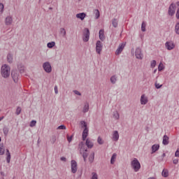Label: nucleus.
<instances>
[{
  "label": "nucleus",
  "mask_w": 179,
  "mask_h": 179,
  "mask_svg": "<svg viewBox=\"0 0 179 179\" xmlns=\"http://www.w3.org/2000/svg\"><path fill=\"white\" fill-rule=\"evenodd\" d=\"M163 177H169V171L167 169H164L162 171Z\"/></svg>",
  "instance_id": "nucleus-32"
},
{
  "label": "nucleus",
  "mask_w": 179,
  "mask_h": 179,
  "mask_svg": "<svg viewBox=\"0 0 179 179\" xmlns=\"http://www.w3.org/2000/svg\"><path fill=\"white\" fill-rule=\"evenodd\" d=\"M117 76H113L110 77V80L113 85H115V83H117Z\"/></svg>",
  "instance_id": "nucleus-24"
},
{
  "label": "nucleus",
  "mask_w": 179,
  "mask_h": 179,
  "mask_svg": "<svg viewBox=\"0 0 179 179\" xmlns=\"http://www.w3.org/2000/svg\"><path fill=\"white\" fill-rule=\"evenodd\" d=\"M87 138V135H83V141H85Z\"/></svg>",
  "instance_id": "nucleus-55"
},
{
  "label": "nucleus",
  "mask_w": 179,
  "mask_h": 179,
  "mask_svg": "<svg viewBox=\"0 0 179 179\" xmlns=\"http://www.w3.org/2000/svg\"><path fill=\"white\" fill-rule=\"evenodd\" d=\"M89 160L90 162V163H92L93 160H94V154L92 155L90 158Z\"/></svg>",
  "instance_id": "nucleus-47"
},
{
  "label": "nucleus",
  "mask_w": 179,
  "mask_h": 179,
  "mask_svg": "<svg viewBox=\"0 0 179 179\" xmlns=\"http://www.w3.org/2000/svg\"><path fill=\"white\" fill-rule=\"evenodd\" d=\"M99 34L101 41H104V40H106V36H104V29H100Z\"/></svg>",
  "instance_id": "nucleus-16"
},
{
  "label": "nucleus",
  "mask_w": 179,
  "mask_h": 179,
  "mask_svg": "<svg viewBox=\"0 0 179 179\" xmlns=\"http://www.w3.org/2000/svg\"><path fill=\"white\" fill-rule=\"evenodd\" d=\"M159 148H160V145H159V144L153 145L152 146V153H155V152H157V150H159Z\"/></svg>",
  "instance_id": "nucleus-19"
},
{
  "label": "nucleus",
  "mask_w": 179,
  "mask_h": 179,
  "mask_svg": "<svg viewBox=\"0 0 179 179\" xmlns=\"http://www.w3.org/2000/svg\"><path fill=\"white\" fill-rule=\"evenodd\" d=\"M103 142L104 141H103V139H101V138H98V143H99V145H103Z\"/></svg>",
  "instance_id": "nucleus-48"
},
{
  "label": "nucleus",
  "mask_w": 179,
  "mask_h": 179,
  "mask_svg": "<svg viewBox=\"0 0 179 179\" xmlns=\"http://www.w3.org/2000/svg\"><path fill=\"white\" fill-rule=\"evenodd\" d=\"M164 69V67L163 66V64L160 63L159 66H158V71L159 72H162V71Z\"/></svg>",
  "instance_id": "nucleus-40"
},
{
  "label": "nucleus",
  "mask_w": 179,
  "mask_h": 179,
  "mask_svg": "<svg viewBox=\"0 0 179 179\" xmlns=\"http://www.w3.org/2000/svg\"><path fill=\"white\" fill-rule=\"evenodd\" d=\"M36 124H37V121H36V120H32V121L30 122L29 126L31 127H36Z\"/></svg>",
  "instance_id": "nucleus-42"
},
{
  "label": "nucleus",
  "mask_w": 179,
  "mask_h": 179,
  "mask_svg": "<svg viewBox=\"0 0 179 179\" xmlns=\"http://www.w3.org/2000/svg\"><path fill=\"white\" fill-rule=\"evenodd\" d=\"M91 179H99V175H97V173L93 172L92 173Z\"/></svg>",
  "instance_id": "nucleus-35"
},
{
  "label": "nucleus",
  "mask_w": 179,
  "mask_h": 179,
  "mask_svg": "<svg viewBox=\"0 0 179 179\" xmlns=\"http://www.w3.org/2000/svg\"><path fill=\"white\" fill-rule=\"evenodd\" d=\"M131 169H133V170L137 173V171L138 170H141V163L139 162V161L138 160V159L134 158L132 161H131Z\"/></svg>",
  "instance_id": "nucleus-3"
},
{
  "label": "nucleus",
  "mask_w": 179,
  "mask_h": 179,
  "mask_svg": "<svg viewBox=\"0 0 179 179\" xmlns=\"http://www.w3.org/2000/svg\"><path fill=\"white\" fill-rule=\"evenodd\" d=\"M1 137H0V142H1Z\"/></svg>",
  "instance_id": "nucleus-58"
},
{
  "label": "nucleus",
  "mask_w": 179,
  "mask_h": 179,
  "mask_svg": "<svg viewBox=\"0 0 179 179\" xmlns=\"http://www.w3.org/2000/svg\"><path fill=\"white\" fill-rule=\"evenodd\" d=\"M165 47L167 50H169V51H171V50H173L174 47H176V45H174V43L173 42H166L165 43Z\"/></svg>",
  "instance_id": "nucleus-13"
},
{
  "label": "nucleus",
  "mask_w": 179,
  "mask_h": 179,
  "mask_svg": "<svg viewBox=\"0 0 179 179\" xmlns=\"http://www.w3.org/2000/svg\"><path fill=\"white\" fill-rule=\"evenodd\" d=\"M148 102H149V99L148 96H146V94H143L141 96V99H140V103L141 106H146V104H148Z\"/></svg>",
  "instance_id": "nucleus-8"
},
{
  "label": "nucleus",
  "mask_w": 179,
  "mask_h": 179,
  "mask_svg": "<svg viewBox=\"0 0 179 179\" xmlns=\"http://www.w3.org/2000/svg\"><path fill=\"white\" fill-rule=\"evenodd\" d=\"M1 76L6 79L10 76V67L8 64H3L1 69Z\"/></svg>",
  "instance_id": "nucleus-1"
},
{
  "label": "nucleus",
  "mask_w": 179,
  "mask_h": 179,
  "mask_svg": "<svg viewBox=\"0 0 179 179\" xmlns=\"http://www.w3.org/2000/svg\"><path fill=\"white\" fill-rule=\"evenodd\" d=\"M76 17L78 19H80V20H84L85 17H86V13H78L76 14Z\"/></svg>",
  "instance_id": "nucleus-18"
},
{
  "label": "nucleus",
  "mask_w": 179,
  "mask_h": 179,
  "mask_svg": "<svg viewBox=\"0 0 179 179\" xmlns=\"http://www.w3.org/2000/svg\"><path fill=\"white\" fill-rule=\"evenodd\" d=\"M3 132L4 135H8L9 134V129L8 127H3Z\"/></svg>",
  "instance_id": "nucleus-36"
},
{
  "label": "nucleus",
  "mask_w": 179,
  "mask_h": 179,
  "mask_svg": "<svg viewBox=\"0 0 179 179\" xmlns=\"http://www.w3.org/2000/svg\"><path fill=\"white\" fill-rule=\"evenodd\" d=\"M60 160H62V162H66V158L65 157H62L60 158Z\"/></svg>",
  "instance_id": "nucleus-53"
},
{
  "label": "nucleus",
  "mask_w": 179,
  "mask_h": 179,
  "mask_svg": "<svg viewBox=\"0 0 179 179\" xmlns=\"http://www.w3.org/2000/svg\"><path fill=\"white\" fill-rule=\"evenodd\" d=\"M176 5L178 6V10H177V12H176V18L179 19V1H178L176 3Z\"/></svg>",
  "instance_id": "nucleus-39"
},
{
  "label": "nucleus",
  "mask_w": 179,
  "mask_h": 179,
  "mask_svg": "<svg viewBox=\"0 0 179 179\" xmlns=\"http://www.w3.org/2000/svg\"><path fill=\"white\" fill-rule=\"evenodd\" d=\"M60 34H62L63 37L66 36V30H65V28H60Z\"/></svg>",
  "instance_id": "nucleus-30"
},
{
  "label": "nucleus",
  "mask_w": 179,
  "mask_h": 179,
  "mask_svg": "<svg viewBox=\"0 0 179 179\" xmlns=\"http://www.w3.org/2000/svg\"><path fill=\"white\" fill-rule=\"evenodd\" d=\"M3 3H0V15H2V13H3Z\"/></svg>",
  "instance_id": "nucleus-37"
},
{
  "label": "nucleus",
  "mask_w": 179,
  "mask_h": 179,
  "mask_svg": "<svg viewBox=\"0 0 179 179\" xmlns=\"http://www.w3.org/2000/svg\"><path fill=\"white\" fill-rule=\"evenodd\" d=\"M13 22V19L12 18V16L8 15L5 19V24L6 26H10L12 23Z\"/></svg>",
  "instance_id": "nucleus-12"
},
{
  "label": "nucleus",
  "mask_w": 179,
  "mask_h": 179,
  "mask_svg": "<svg viewBox=\"0 0 179 179\" xmlns=\"http://www.w3.org/2000/svg\"><path fill=\"white\" fill-rule=\"evenodd\" d=\"M151 68H155L156 66V60H152L150 64Z\"/></svg>",
  "instance_id": "nucleus-43"
},
{
  "label": "nucleus",
  "mask_w": 179,
  "mask_h": 179,
  "mask_svg": "<svg viewBox=\"0 0 179 179\" xmlns=\"http://www.w3.org/2000/svg\"><path fill=\"white\" fill-rule=\"evenodd\" d=\"M78 1H80V0H78Z\"/></svg>",
  "instance_id": "nucleus-59"
},
{
  "label": "nucleus",
  "mask_w": 179,
  "mask_h": 179,
  "mask_svg": "<svg viewBox=\"0 0 179 179\" xmlns=\"http://www.w3.org/2000/svg\"><path fill=\"white\" fill-rule=\"evenodd\" d=\"M72 138H73V136H67L68 142H71Z\"/></svg>",
  "instance_id": "nucleus-50"
},
{
  "label": "nucleus",
  "mask_w": 179,
  "mask_h": 179,
  "mask_svg": "<svg viewBox=\"0 0 179 179\" xmlns=\"http://www.w3.org/2000/svg\"><path fill=\"white\" fill-rule=\"evenodd\" d=\"M89 134V129L87 127H84V130L83 131V135H87Z\"/></svg>",
  "instance_id": "nucleus-38"
},
{
  "label": "nucleus",
  "mask_w": 179,
  "mask_h": 179,
  "mask_svg": "<svg viewBox=\"0 0 179 179\" xmlns=\"http://www.w3.org/2000/svg\"><path fill=\"white\" fill-rule=\"evenodd\" d=\"M7 62L8 64H12L13 62V55L10 52L7 55Z\"/></svg>",
  "instance_id": "nucleus-17"
},
{
  "label": "nucleus",
  "mask_w": 179,
  "mask_h": 179,
  "mask_svg": "<svg viewBox=\"0 0 179 179\" xmlns=\"http://www.w3.org/2000/svg\"><path fill=\"white\" fill-rule=\"evenodd\" d=\"M113 135H118V131H114Z\"/></svg>",
  "instance_id": "nucleus-56"
},
{
  "label": "nucleus",
  "mask_w": 179,
  "mask_h": 179,
  "mask_svg": "<svg viewBox=\"0 0 179 179\" xmlns=\"http://www.w3.org/2000/svg\"><path fill=\"white\" fill-rule=\"evenodd\" d=\"M141 31H146V23H145V22H142L141 24Z\"/></svg>",
  "instance_id": "nucleus-33"
},
{
  "label": "nucleus",
  "mask_w": 179,
  "mask_h": 179,
  "mask_svg": "<svg viewBox=\"0 0 179 179\" xmlns=\"http://www.w3.org/2000/svg\"><path fill=\"white\" fill-rule=\"evenodd\" d=\"M90 37V31H89V29L85 28L84 29V34H83V41L85 43H87L89 41V38Z\"/></svg>",
  "instance_id": "nucleus-9"
},
{
  "label": "nucleus",
  "mask_w": 179,
  "mask_h": 179,
  "mask_svg": "<svg viewBox=\"0 0 179 179\" xmlns=\"http://www.w3.org/2000/svg\"><path fill=\"white\" fill-rule=\"evenodd\" d=\"M43 68L46 73H51V71H52V67H51V64L50 62H45L43 63Z\"/></svg>",
  "instance_id": "nucleus-4"
},
{
  "label": "nucleus",
  "mask_w": 179,
  "mask_h": 179,
  "mask_svg": "<svg viewBox=\"0 0 179 179\" xmlns=\"http://www.w3.org/2000/svg\"><path fill=\"white\" fill-rule=\"evenodd\" d=\"M162 143L163 145H169V136H164Z\"/></svg>",
  "instance_id": "nucleus-28"
},
{
  "label": "nucleus",
  "mask_w": 179,
  "mask_h": 179,
  "mask_svg": "<svg viewBox=\"0 0 179 179\" xmlns=\"http://www.w3.org/2000/svg\"><path fill=\"white\" fill-rule=\"evenodd\" d=\"M80 125H81L82 128H87V124H86V122H85V121H81L80 122Z\"/></svg>",
  "instance_id": "nucleus-41"
},
{
  "label": "nucleus",
  "mask_w": 179,
  "mask_h": 179,
  "mask_svg": "<svg viewBox=\"0 0 179 179\" xmlns=\"http://www.w3.org/2000/svg\"><path fill=\"white\" fill-rule=\"evenodd\" d=\"M112 24L113 27H118V20L116 18H114L112 20Z\"/></svg>",
  "instance_id": "nucleus-25"
},
{
  "label": "nucleus",
  "mask_w": 179,
  "mask_h": 179,
  "mask_svg": "<svg viewBox=\"0 0 179 179\" xmlns=\"http://www.w3.org/2000/svg\"><path fill=\"white\" fill-rule=\"evenodd\" d=\"M3 120V117H0V121H2Z\"/></svg>",
  "instance_id": "nucleus-57"
},
{
  "label": "nucleus",
  "mask_w": 179,
  "mask_h": 179,
  "mask_svg": "<svg viewBox=\"0 0 179 179\" xmlns=\"http://www.w3.org/2000/svg\"><path fill=\"white\" fill-rule=\"evenodd\" d=\"M47 47L48 48H53V47H55V42L52 41V42L48 43Z\"/></svg>",
  "instance_id": "nucleus-29"
},
{
  "label": "nucleus",
  "mask_w": 179,
  "mask_h": 179,
  "mask_svg": "<svg viewBox=\"0 0 179 179\" xmlns=\"http://www.w3.org/2000/svg\"><path fill=\"white\" fill-rule=\"evenodd\" d=\"M78 171V163L75 160L71 161V173L75 174Z\"/></svg>",
  "instance_id": "nucleus-10"
},
{
  "label": "nucleus",
  "mask_w": 179,
  "mask_h": 179,
  "mask_svg": "<svg viewBox=\"0 0 179 179\" xmlns=\"http://www.w3.org/2000/svg\"><path fill=\"white\" fill-rule=\"evenodd\" d=\"M94 14L95 15V19H99V17H100V11L99 9L94 10Z\"/></svg>",
  "instance_id": "nucleus-27"
},
{
  "label": "nucleus",
  "mask_w": 179,
  "mask_h": 179,
  "mask_svg": "<svg viewBox=\"0 0 179 179\" xmlns=\"http://www.w3.org/2000/svg\"><path fill=\"white\" fill-rule=\"evenodd\" d=\"M124 48H125V44L124 43L120 44L115 52L116 55H120V54L122 52Z\"/></svg>",
  "instance_id": "nucleus-11"
},
{
  "label": "nucleus",
  "mask_w": 179,
  "mask_h": 179,
  "mask_svg": "<svg viewBox=\"0 0 179 179\" xmlns=\"http://www.w3.org/2000/svg\"><path fill=\"white\" fill-rule=\"evenodd\" d=\"M173 164H177L178 163V159H173Z\"/></svg>",
  "instance_id": "nucleus-54"
},
{
  "label": "nucleus",
  "mask_w": 179,
  "mask_h": 179,
  "mask_svg": "<svg viewBox=\"0 0 179 179\" xmlns=\"http://www.w3.org/2000/svg\"><path fill=\"white\" fill-rule=\"evenodd\" d=\"M96 53L100 55L101 51H103V43L100 41H97L96 43Z\"/></svg>",
  "instance_id": "nucleus-7"
},
{
  "label": "nucleus",
  "mask_w": 179,
  "mask_h": 179,
  "mask_svg": "<svg viewBox=\"0 0 179 179\" xmlns=\"http://www.w3.org/2000/svg\"><path fill=\"white\" fill-rule=\"evenodd\" d=\"M20 113H22V108H20V106H17L15 111L16 115H20Z\"/></svg>",
  "instance_id": "nucleus-31"
},
{
  "label": "nucleus",
  "mask_w": 179,
  "mask_h": 179,
  "mask_svg": "<svg viewBox=\"0 0 179 179\" xmlns=\"http://www.w3.org/2000/svg\"><path fill=\"white\" fill-rule=\"evenodd\" d=\"M115 160H117V153H114L110 159V164H114L115 163Z\"/></svg>",
  "instance_id": "nucleus-23"
},
{
  "label": "nucleus",
  "mask_w": 179,
  "mask_h": 179,
  "mask_svg": "<svg viewBox=\"0 0 179 179\" xmlns=\"http://www.w3.org/2000/svg\"><path fill=\"white\" fill-rule=\"evenodd\" d=\"M6 156L7 163H10V152H9V150H6Z\"/></svg>",
  "instance_id": "nucleus-21"
},
{
  "label": "nucleus",
  "mask_w": 179,
  "mask_h": 179,
  "mask_svg": "<svg viewBox=\"0 0 179 179\" xmlns=\"http://www.w3.org/2000/svg\"><path fill=\"white\" fill-rule=\"evenodd\" d=\"M11 76L13 78V81L15 83H17V80H19V73H17V72L16 71H12Z\"/></svg>",
  "instance_id": "nucleus-14"
},
{
  "label": "nucleus",
  "mask_w": 179,
  "mask_h": 179,
  "mask_svg": "<svg viewBox=\"0 0 179 179\" xmlns=\"http://www.w3.org/2000/svg\"><path fill=\"white\" fill-rule=\"evenodd\" d=\"M155 85L156 89H160L163 86V85H160L159 83H155Z\"/></svg>",
  "instance_id": "nucleus-45"
},
{
  "label": "nucleus",
  "mask_w": 179,
  "mask_h": 179,
  "mask_svg": "<svg viewBox=\"0 0 179 179\" xmlns=\"http://www.w3.org/2000/svg\"><path fill=\"white\" fill-rule=\"evenodd\" d=\"M118 139H120V136L119 135H114L113 136V141H117Z\"/></svg>",
  "instance_id": "nucleus-44"
},
{
  "label": "nucleus",
  "mask_w": 179,
  "mask_h": 179,
  "mask_svg": "<svg viewBox=\"0 0 179 179\" xmlns=\"http://www.w3.org/2000/svg\"><path fill=\"white\" fill-rule=\"evenodd\" d=\"M176 3H171L168 10V14L169 16H174V14L176 13Z\"/></svg>",
  "instance_id": "nucleus-5"
},
{
  "label": "nucleus",
  "mask_w": 179,
  "mask_h": 179,
  "mask_svg": "<svg viewBox=\"0 0 179 179\" xmlns=\"http://www.w3.org/2000/svg\"><path fill=\"white\" fill-rule=\"evenodd\" d=\"M55 94H58V87L55 86Z\"/></svg>",
  "instance_id": "nucleus-52"
},
{
  "label": "nucleus",
  "mask_w": 179,
  "mask_h": 179,
  "mask_svg": "<svg viewBox=\"0 0 179 179\" xmlns=\"http://www.w3.org/2000/svg\"><path fill=\"white\" fill-rule=\"evenodd\" d=\"M175 31L176 34H179V22L176 23L175 26Z\"/></svg>",
  "instance_id": "nucleus-34"
},
{
  "label": "nucleus",
  "mask_w": 179,
  "mask_h": 179,
  "mask_svg": "<svg viewBox=\"0 0 179 179\" xmlns=\"http://www.w3.org/2000/svg\"><path fill=\"white\" fill-rule=\"evenodd\" d=\"M57 129H66V127L65 125H60L57 127Z\"/></svg>",
  "instance_id": "nucleus-49"
},
{
  "label": "nucleus",
  "mask_w": 179,
  "mask_h": 179,
  "mask_svg": "<svg viewBox=\"0 0 179 179\" xmlns=\"http://www.w3.org/2000/svg\"><path fill=\"white\" fill-rule=\"evenodd\" d=\"M74 92L75 94H76L77 96H82V93H80L79 91L75 90L73 91Z\"/></svg>",
  "instance_id": "nucleus-46"
},
{
  "label": "nucleus",
  "mask_w": 179,
  "mask_h": 179,
  "mask_svg": "<svg viewBox=\"0 0 179 179\" xmlns=\"http://www.w3.org/2000/svg\"><path fill=\"white\" fill-rule=\"evenodd\" d=\"M135 56L137 59H143V53L141 48H136L135 50Z\"/></svg>",
  "instance_id": "nucleus-6"
},
{
  "label": "nucleus",
  "mask_w": 179,
  "mask_h": 179,
  "mask_svg": "<svg viewBox=\"0 0 179 179\" xmlns=\"http://www.w3.org/2000/svg\"><path fill=\"white\" fill-rule=\"evenodd\" d=\"M78 150L80 151V155H83L84 161L86 162V159L87 158V148H86L85 143L81 142L78 145Z\"/></svg>",
  "instance_id": "nucleus-2"
},
{
  "label": "nucleus",
  "mask_w": 179,
  "mask_h": 179,
  "mask_svg": "<svg viewBox=\"0 0 179 179\" xmlns=\"http://www.w3.org/2000/svg\"><path fill=\"white\" fill-rule=\"evenodd\" d=\"M85 145L88 148V149H92L94 143H93V141L90 140V138H87L85 141Z\"/></svg>",
  "instance_id": "nucleus-15"
},
{
  "label": "nucleus",
  "mask_w": 179,
  "mask_h": 179,
  "mask_svg": "<svg viewBox=\"0 0 179 179\" xmlns=\"http://www.w3.org/2000/svg\"><path fill=\"white\" fill-rule=\"evenodd\" d=\"M113 117L115 120H120V113L117 110L113 111Z\"/></svg>",
  "instance_id": "nucleus-22"
},
{
  "label": "nucleus",
  "mask_w": 179,
  "mask_h": 179,
  "mask_svg": "<svg viewBox=\"0 0 179 179\" xmlns=\"http://www.w3.org/2000/svg\"><path fill=\"white\" fill-rule=\"evenodd\" d=\"M5 155V148L3 147V144H0V156Z\"/></svg>",
  "instance_id": "nucleus-26"
},
{
  "label": "nucleus",
  "mask_w": 179,
  "mask_h": 179,
  "mask_svg": "<svg viewBox=\"0 0 179 179\" xmlns=\"http://www.w3.org/2000/svg\"><path fill=\"white\" fill-rule=\"evenodd\" d=\"M176 157H179V148L176 150L175 153Z\"/></svg>",
  "instance_id": "nucleus-51"
},
{
  "label": "nucleus",
  "mask_w": 179,
  "mask_h": 179,
  "mask_svg": "<svg viewBox=\"0 0 179 179\" xmlns=\"http://www.w3.org/2000/svg\"><path fill=\"white\" fill-rule=\"evenodd\" d=\"M87 111H89V103L86 102L83 108V113H86Z\"/></svg>",
  "instance_id": "nucleus-20"
}]
</instances>
